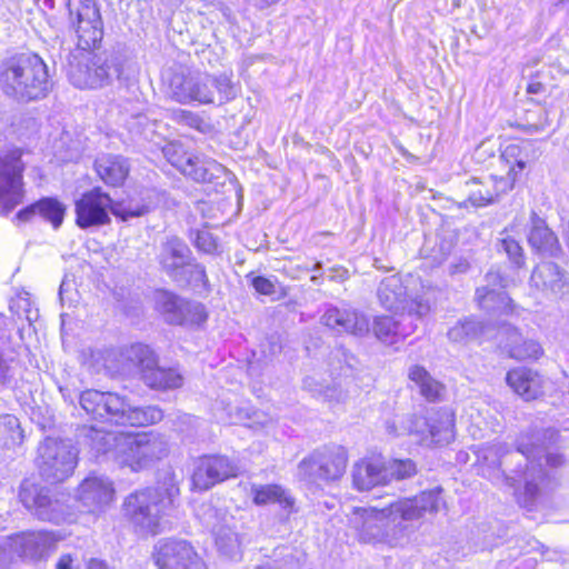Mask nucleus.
<instances>
[{
	"label": "nucleus",
	"mask_w": 569,
	"mask_h": 569,
	"mask_svg": "<svg viewBox=\"0 0 569 569\" xmlns=\"http://www.w3.org/2000/svg\"><path fill=\"white\" fill-rule=\"evenodd\" d=\"M346 274L347 270L345 269L331 270L328 274H326L325 280L342 282L346 281Z\"/></svg>",
	"instance_id": "3c124183"
},
{
	"label": "nucleus",
	"mask_w": 569,
	"mask_h": 569,
	"mask_svg": "<svg viewBox=\"0 0 569 569\" xmlns=\"http://www.w3.org/2000/svg\"><path fill=\"white\" fill-rule=\"evenodd\" d=\"M373 333L386 343H395L399 337L398 323L389 316L377 317L373 322Z\"/></svg>",
	"instance_id": "f704fd0d"
},
{
	"label": "nucleus",
	"mask_w": 569,
	"mask_h": 569,
	"mask_svg": "<svg viewBox=\"0 0 569 569\" xmlns=\"http://www.w3.org/2000/svg\"><path fill=\"white\" fill-rule=\"evenodd\" d=\"M67 281H68V280L64 278V279L62 280V282H61V286L67 284Z\"/></svg>",
	"instance_id": "13d9d810"
},
{
	"label": "nucleus",
	"mask_w": 569,
	"mask_h": 569,
	"mask_svg": "<svg viewBox=\"0 0 569 569\" xmlns=\"http://www.w3.org/2000/svg\"><path fill=\"white\" fill-rule=\"evenodd\" d=\"M209 88L217 92L219 103L227 102L236 97V89L231 79L221 74L219 77L208 76Z\"/></svg>",
	"instance_id": "58836bf2"
},
{
	"label": "nucleus",
	"mask_w": 569,
	"mask_h": 569,
	"mask_svg": "<svg viewBox=\"0 0 569 569\" xmlns=\"http://www.w3.org/2000/svg\"><path fill=\"white\" fill-rule=\"evenodd\" d=\"M68 77L70 82L80 89L101 88V78L94 71L93 54L80 53L69 62Z\"/></svg>",
	"instance_id": "412c9836"
},
{
	"label": "nucleus",
	"mask_w": 569,
	"mask_h": 569,
	"mask_svg": "<svg viewBox=\"0 0 569 569\" xmlns=\"http://www.w3.org/2000/svg\"><path fill=\"white\" fill-rule=\"evenodd\" d=\"M72 463L70 460L66 461L64 457L53 456L52 461H43L40 465V473L47 479H52L54 482H61L68 478L72 472Z\"/></svg>",
	"instance_id": "72a5a7b5"
},
{
	"label": "nucleus",
	"mask_w": 569,
	"mask_h": 569,
	"mask_svg": "<svg viewBox=\"0 0 569 569\" xmlns=\"http://www.w3.org/2000/svg\"><path fill=\"white\" fill-rule=\"evenodd\" d=\"M79 401L91 420L108 426L141 428L156 425L163 418L159 407H131L124 396L116 392L84 390Z\"/></svg>",
	"instance_id": "7ed1b4c3"
},
{
	"label": "nucleus",
	"mask_w": 569,
	"mask_h": 569,
	"mask_svg": "<svg viewBox=\"0 0 569 569\" xmlns=\"http://www.w3.org/2000/svg\"><path fill=\"white\" fill-rule=\"evenodd\" d=\"M163 152L173 167L197 182H209L223 171V167L216 160L182 152L180 147L174 144L164 147Z\"/></svg>",
	"instance_id": "f8f14e48"
},
{
	"label": "nucleus",
	"mask_w": 569,
	"mask_h": 569,
	"mask_svg": "<svg viewBox=\"0 0 569 569\" xmlns=\"http://www.w3.org/2000/svg\"><path fill=\"white\" fill-rule=\"evenodd\" d=\"M499 249L505 251L509 260L520 268L525 263L523 250L518 240L511 237L507 230L500 233Z\"/></svg>",
	"instance_id": "4c0bfd02"
},
{
	"label": "nucleus",
	"mask_w": 569,
	"mask_h": 569,
	"mask_svg": "<svg viewBox=\"0 0 569 569\" xmlns=\"http://www.w3.org/2000/svg\"><path fill=\"white\" fill-rule=\"evenodd\" d=\"M486 331V325L475 319L459 321L449 332L456 342L480 341Z\"/></svg>",
	"instance_id": "473e14b6"
},
{
	"label": "nucleus",
	"mask_w": 569,
	"mask_h": 569,
	"mask_svg": "<svg viewBox=\"0 0 569 569\" xmlns=\"http://www.w3.org/2000/svg\"><path fill=\"white\" fill-rule=\"evenodd\" d=\"M194 247L204 253H219L220 246L213 234L207 230H197L193 238Z\"/></svg>",
	"instance_id": "37998d69"
},
{
	"label": "nucleus",
	"mask_w": 569,
	"mask_h": 569,
	"mask_svg": "<svg viewBox=\"0 0 569 569\" xmlns=\"http://www.w3.org/2000/svg\"><path fill=\"white\" fill-rule=\"evenodd\" d=\"M506 383L525 401H533L545 393V379L536 370L515 367L507 371Z\"/></svg>",
	"instance_id": "f3484780"
},
{
	"label": "nucleus",
	"mask_w": 569,
	"mask_h": 569,
	"mask_svg": "<svg viewBox=\"0 0 569 569\" xmlns=\"http://www.w3.org/2000/svg\"><path fill=\"white\" fill-rule=\"evenodd\" d=\"M279 0H259V6L261 8L270 7L272 4H276Z\"/></svg>",
	"instance_id": "5fc2aeb1"
},
{
	"label": "nucleus",
	"mask_w": 569,
	"mask_h": 569,
	"mask_svg": "<svg viewBox=\"0 0 569 569\" xmlns=\"http://www.w3.org/2000/svg\"><path fill=\"white\" fill-rule=\"evenodd\" d=\"M96 171L101 180L109 186H120L129 173L127 159L121 156L102 154L94 162Z\"/></svg>",
	"instance_id": "cd10ccee"
},
{
	"label": "nucleus",
	"mask_w": 569,
	"mask_h": 569,
	"mask_svg": "<svg viewBox=\"0 0 569 569\" xmlns=\"http://www.w3.org/2000/svg\"><path fill=\"white\" fill-rule=\"evenodd\" d=\"M535 90H536V87L529 88V91H535Z\"/></svg>",
	"instance_id": "052dcab7"
},
{
	"label": "nucleus",
	"mask_w": 569,
	"mask_h": 569,
	"mask_svg": "<svg viewBox=\"0 0 569 569\" xmlns=\"http://www.w3.org/2000/svg\"><path fill=\"white\" fill-rule=\"evenodd\" d=\"M179 495L180 489L173 483L136 489L122 501L123 519L134 532L151 537L160 535L164 518L174 508Z\"/></svg>",
	"instance_id": "f257e3e1"
},
{
	"label": "nucleus",
	"mask_w": 569,
	"mask_h": 569,
	"mask_svg": "<svg viewBox=\"0 0 569 569\" xmlns=\"http://www.w3.org/2000/svg\"><path fill=\"white\" fill-rule=\"evenodd\" d=\"M540 492L539 485L536 481H527L523 486V497L528 501L535 500Z\"/></svg>",
	"instance_id": "09e8293b"
},
{
	"label": "nucleus",
	"mask_w": 569,
	"mask_h": 569,
	"mask_svg": "<svg viewBox=\"0 0 569 569\" xmlns=\"http://www.w3.org/2000/svg\"><path fill=\"white\" fill-rule=\"evenodd\" d=\"M171 118L178 122L191 128H199L202 120L193 112L182 109H176L171 112Z\"/></svg>",
	"instance_id": "a18cd8bd"
},
{
	"label": "nucleus",
	"mask_w": 569,
	"mask_h": 569,
	"mask_svg": "<svg viewBox=\"0 0 569 569\" xmlns=\"http://www.w3.org/2000/svg\"><path fill=\"white\" fill-rule=\"evenodd\" d=\"M469 201L472 206L483 207L493 201V192L487 184V180L481 182L472 180L470 183Z\"/></svg>",
	"instance_id": "ea45409f"
},
{
	"label": "nucleus",
	"mask_w": 569,
	"mask_h": 569,
	"mask_svg": "<svg viewBox=\"0 0 569 569\" xmlns=\"http://www.w3.org/2000/svg\"><path fill=\"white\" fill-rule=\"evenodd\" d=\"M93 67L101 78V87L108 86L113 79L121 77V60L114 53L93 54Z\"/></svg>",
	"instance_id": "2f4dec72"
},
{
	"label": "nucleus",
	"mask_w": 569,
	"mask_h": 569,
	"mask_svg": "<svg viewBox=\"0 0 569 569\" xmlns=\"http://www.w3.org/2000/svg\"><path fill=\"white\" fill-rule=\"evenodd\" d=\"M563 274L560 268L553 262H542L532 272L531 280L535 284H557L562 281Z\"/></svg>",
	"instance_id": "c9c22d12"
},
{
	"label": "nucleus",
	"mask_w": 569,
	"mask_h": 569,
	"mask_svg": "<svg viewBox=\"0 0 569 569\" xmlns=\"http://www.w3.org/2000/svg\"><path fill=\"white\" fill-rule=\"evenodd\" d=\"M190 260L191 251L180 238L176 236L167 237L161 243L159 263L162 269L174 279L178 278L180 271Z\"/></svg>",
	"instance_id": "6ab92c4d"
},
{
	"label": "nucleus",
	"mask_w": 569,
	"mask_h": 569,
	"mask_svg": "<svg viewBox=\"0 0 569 569\" xmlns=\"http://www.w3.org/2000/svg\"><path fill=\"white\" fill-rule=\"evenodd\" d=\"M418 473L417 463L410 459H392L388 466V475L390 477V482L392 480L401 481L409 478H412Z\"/></svg>",
	"instance_id": "e433bc0d"
},
{
	"label": "nucleus",
	"mask_w": 569,
	"mask_h": 569,
	"mask_svg": "<svg viewBox=\"0 0 569 569\" xmlns=\"http://www.w3.org/2000/svg\"><path fill=\"white\" fill-rule=\"evenodd\" d=\"M149 211V204H128L113 202L110 196L100 188H94L76 201V222L82 228L103 226L110 222L109 213L126 221L143 216Z\"/></svg>",
	"instance_id": "39448f33"
},
{
	"label": "nucleus",
	"mask_w": 569,
	"mask_h": 569,
	"mask_svg": "<svg viewBox=\"0 0 569 569\" xmlns=\"http://www.w3.org/2000/svg\"><path fill=\"white\" fill-rule=\"evenodd\" d=\"M113 360L120 362L122 368L137 369L140 378L153 365L159 362L154 350L147 343L133 342L119 349L113 355Z\"/></svg>",
	"instance_id": "aec40b11"
},
{
	"label": "nucleus",
	"mask_w": 569,
	"mask_h": 569,
	"mask_svg": "<svg viewBox=\"0 0 569 569\" xmlns=\"http://www.w3.org/2000/svg\"><path fill=\"white\" fill-rule=\"evenodd\" d=\"M469 262L466 259H459V261L451 266V273H465L469 269Z\"/></svg>",
	"instance_id": "864d4df0"
},
{
	"label": "nucleus",
	"mask_w": 569,
	"mask_h": 569,
	"mask_svg": "<svg viewBox=\"0 0 569 569\" xmlns=\"http://www.w3.org/2000/svg\"><path fill=\"white\" fill-rule=\"evenodd\" d=\"M546 462L549 467L557 468L563 463V457L558 453H549L546 456Z\"/></svg>",
	"instance_id": "603ef678"
},
{
	"label": "nucleus",
	"mask_w": 569,
	"mask_h": 569,
	"mask_svg": "<svg viewBox=\"0 0 569 569\" xmlns=\"http://www.w3.org/2000/svg\"><path fill=\"white\" fill-rule=\"evenodd\" d=\"M170 97L182 104L214 102V91L209 88L208 76L174 74L169 84Z\"/></svg>",
	"instance_id": "4468645a"
},
{
	"label": "nucleus",
	"mask_w": 569,
	"mask_h": 569,
	"mask_svg": "<svg viewBox=\"0 0 569 569\" xmlns=\"http://www.w3.org/2000/svg\"><path fill=\"white\" fill-rule=\"evenodd\" d=\"M531 222L532 226L528 236V242L531 248L541 254L557 256L560 251V246L556 234L535 212L532 213Z\"/></svg>",
	"instance_id": "bb28decb"
},
{
	"label": "nucleus",
	"mask_w": 569,
	"mask_h": 569,
	"mask_svg": "<svg viewBox=\"0 0 569 569\" xmlns=\"http://www.w3.org/2000/svg\"><path fill=\"white\" fill-rule=\"evenodd\" d=\"M18 498L29 511L36 515L47 511L52 503L48 490L32 479L22 480L19 487Z\"/></svg>",
	"instance_id": "c85d7f7f"
},
{
	"label": "nucleus",
	"mask_w": 569,
	"mask_h": 569,
	"mask_svg": "<svg viewBox=\"0 0 569 569\" xmlns=\"http://www.w3.org/2000/svg\"><path fill=\"white\" fill-rule=\"evenodd\" d=\"M64 211V206L57 199L43 198L20 210L17 213V219L21 221H29L33 216L39 214L44 220L49 221L54 229H58L63 221Z\"/></svg>",
	"instance_id": "a878e982"
},
{
	"label": "nucleus",
	"mask_w": 569,
	"mask_h": 569,
	"mask_svg": "<svg viewBox=\"0 0 569 569\" xmlns=\"http://www.w3.org/2000/svg\"><path fill=\"white\" fill-rule=\"evenodd\" d=\"M69 20L77 34L78 49H96L103 37V23L96 0H68Z\"/></svg>",
	"instance_id": "6e6552de"
},
{
	"label": "nucleus",
	"mask_w": 569,
	"mask_h": 569,
	"mask_svg": "<svg viewBox=\"0 0 569 569\" xmlns=\"http://www.w3.org/2000/svg\"><path fill=\"white\" fill-rule=\"evenodd\" d=\"M500 347L506 355L516 361H537L543 356V348L533 339L525 338L513 326L506 322L498 325Z\"/></svg>",
	"instance_id": "2eb2a0df"
},
{
	"label": "nucleus",
	"mask_w": 569,
	"mask_h": 569,
	"mask_svg": "<svg viewBox=\"0 0 569 569\" xmlns=\"http://www.w3.org/2000/svg\"><path fill=\"white\" fill-rule=\"evenodd\" d=\"M56 569H73V557L70 553L60 556L56 563Z\"/></svg>",
	"instance_id": "8fccbe9b"
},
{
	"label": "nucleus",
	"mask_w": 569,
	"mask_h": 569,
	"mask_svg": "<svg viewBox=\"0 0 569 569\" xmlns=\"http://www.w3.org/2000/svg\"><path fill=\"white\" fill-rule=\"evenodd\" d=\"M443 489L435 487L421 490L412 497L402 498L391 502L386 508L376 507H353L351 513L356 517L353 528L361 530L372 519L396 512L401 520L412 521L425 518L427 515L437 513L443 505Z\"/></svg>",
	"instance_id": "20e7f679"
},
{
	"label": "nucleus",
	"mask_w": 569,
	"mask_h": 569,
	"mask_svg": "<svg viewBox=\"0 0 569 569\" xmlns=\"http://www.w3.org/2000/svg\"><path fill=\"white\" fill-rule=\"evenodd\" d=\"M140 379L146 387L156 391H169L183 386V376L178 369L161 367L159 362L146 371Z\"/></svg>",
	"instance_id": "393cba45"
},
{
	"label": "nucleus",
	"mask_w": 569,
	"mask_h": 569,
	"mask_svg": "<svg viewBox=\"0 0 569 569\" xmlns=\"http://www.w3.org/2000/svg\"><path fill=\"white\" fill-rule=\"evenodd\" d=\"M256 288H257L258 292L261 293V295L270 293V290H269L270 287L261 286V287H256Z\"/></svg>",
	"instance_id": "4d7b16f0"
},
{
	"label": "nucleus",
	"mask_w": 569,
	"mask_h": 569,
	"mask_svg": "<svg viewBox=\"0 0 569 569\" xmlns=\"http://www.w3.org/2000/svg\"><path fill=\"white\" fill-rule=\"evenodd\" d=\"M535 90H536V87L529 88V91H535Z\"/></svg>",
	"instance_id": "bf43d9fd"
},
{
	"label": "nucleus",
	"mask_w": 569,
	"mask_h": 569,
	"mask_svg": "<svg viewBox=\"0 0 569 569\" xmlns=\"http://www.w3.org/2000/svg\"><path fill=\"white\" fill-rule=\"evenodd\" d=\"M390 483L388 465L380 453H370L358 459L351 471V486L359 492Z\"/></svg>",
	"instance_id": "ddd939ff"
},
{
	"label": "nucleus",
	"mask_w": 569,
	"mask_h": 569,
	"mask_svg": "<svg viewBox=\"0 0 569 569\" xmlns=\"http://www.w3.org/2000/svg\"><path fill=\"white\" fill-rule=\"evenodd\" d=\"M486 278H487L488 284H498V283H503V282L509 281V279L501 271V268L491 269L487 273Z\"/></svg>",
	"instance_id": "de8ad7c7"
},
{
	"label": "nucleus",
	"mask_w": 569,
	"mask_h": 569,
	"mask_svg": "<svg viewBox=\"0 0 569 569\" xmlns=\"http://www.w3.org/2000/svg\"><path fill=\"white\" fill-rule=\"evenodd\" d=\"M151 557L158 569H194L202 563L193 545L178 537L159 539L152 548Z\"/></svg>",
	"instance_id": "9d476101"
},
{
	"label": "nucleus",
	"mask_w": 569,
	"mask_h": 569,
	"mask_svg": "<svg viewBox=\"0 0 569 569\" xmlns=\"http://www.w3.org/2000/svg\"><path fill=\"white\" fill-rule=\"evenodd\" d=\"M136 122L138 127H142L140 134H142L146 139H152V134L154 132L153 127L156 126V122L149 123L148 119L142 116L138 117Z\"/></svg>",
	"instance_id": "49530a36"
},
{
	"label": "nucleus",
	"mask_w": 569,
	"mask_h": 569,
	"mask_svg": "<svg viewBox=\"0 0 569 569\" xmlns=\"http://www.w3.org/2000/svg\"><path fill=\"white\" fill-rule=\"evenodd\" d=\"M322 319L327 327L340 333L359 335L368 328V321L355 310L331 308Z\"/></svg>",
	"instance_id": "5701e85b"
},
{
	"label": "nucleus",
	"mask_w": 569,
	"mask_h": 569,
	"mask_svg": "<svg viewBox=\"0 0 569 569\" xmlns=\"http://www.w3.org/2000/svg\"><path fill=\"white\" fill-rule=\"evenodd\" d=\"M112 495L111 483L97 477H88L79 486L80 498L96 505L110 500Z\"/></svg>",
	"instance_id": "7c9ffc66"
},
{
	"label": "nucleus",
	"mask_w": 569,
	"mask_h": 569,
	"mask_svg": "<svg viewBox=\"0 0 569 569\" xmlns=\"http://www.w3.org/2000/svg\"><path fill=\"white\" fill-rule=\"evenodd\" d=\"M252 284L258 286V284H271V283L261 277H257L253 279Z\"/></svg>",
	"instance_id": "6e6d98bb"
},
{
	"label": "nucleus",
	"mask_w": 569,
	"mask_h": 569,
	"mask_svg": "<svg viewBox=\"0 0 569 569\" xmlns=\"http://www.w3.org/2000/svg\"><path fill=\"white\" fill-rule=\"evenodd\" d=\"M48 66L36 53H21L0 63V89L20 102L44 98L51 90Z\"/></svg>",
	"instance_id": "f03ea898"
},
{
	"label": "nucleus",
	"mask_w": 569,
	"mask_h": 569,
	"mask_svg": "<svg viewBox=\"0 0 569 569\" xmlns=\"http://www.w3.org/2000/svg\"><path fill=\"white\" fill-rule=\"evenodd\" d=\"M23 169L20 154L13 152L0 156V213L2 214L11 212L23 200Z\"/></svg>",
	"instance_id": "9b49d317"
},
{
	"label": "nucleus",
	"mask_w": 569,
	"mask_h": 569,
	"mask_svg": "<svg viewBox=\"0 0 569 569\" xmlns=\"http://www.w3.org/2000/svg\"><path fill=\"white\" fill-rule=\"evenodd\" d=\"M408 380L418 395L427 403H440L447 399L446 383L436 377L422 365H412L408 369Z\"/></svg>",
	"instance_id": "a211bd4d"
},
{
	"label": "nucleus",
	"mask_w": 569,
	"mask_h": 569,
	"mask_svg": "<svg viewBox=\"0 0 569 569\" xmlns=\"http://www.w3.org/2000/svg\"><path fill=\"white\" fill-rule=\"evenodd\" d=\"M251 497L256 506L277 503L287 513L297 511L296 499L278 483L253 485L251 487Z\"/></svg>",
	"instance_id": "b1692460"
},
{
	"label": "nucleus",
	"mask_w": 569,
	"mask_h": 569,
	"mask_svg": "<svg viewBox=\"0 0 569 569\" xmlns=\"http://www.w3.org/2000/svg\"><path fill=\"white\" fill-rule=\"evenodd\" d=\"M116 453L122 466L141 471L169 453L167 442L153 432H121L116 438Z\"/></svg>",
	"instance_id": "423d86ee"
},
{
	"label": "nucleus",
	"mask_w": 569,
	"mask_h": 569,
	"mask_svg": "<svg viewBox=\"0 0 569 569\" xmlns=\"http://www.w3.org/2000/svg\"><path fill=\"white\" fill-rule=\"evenodd\" d=\"M181 279H184L189 283H202L206 284L208 279L204 267L193 261L192 259L186 264V267L178 274Z\"/></svg>",
	"instance_id": "c03bdc74"
},
{
	"label": "nucleus",
	"mask_w": 569,
	"mask_h": 569,
	"mask_svg": "<svg viewBox=\"0 0 569 569\" xmlns=\"http://www.w3.org/2000/svg\"><path fill=\"white\" fill-rule=\"evenodd\" d=\"M521 153V147L519 144L511 143L503 149L500 157L501 161L506 162L508 171L510 170V167H515L517 177L527 167V159H525Z\"/></svg>",
	"instance_id": "a19ab883"
},
{
	"label": "nucleus",
	"mask_w": 569,
	"mask_h": 569,
	"mask_svg": "<svg viewBox=\"0 0 569 569\" xmlns=\"http://www.w3.org/2000/svg\"><path fill=\"white\" fill-rule=\"evenodd\" d=\"M238 462L221 453L202 455L193 468L190 477V489L194 492L207 491L214 486L240 475Z\"/></svg>",
	"instance_id": "1a4fd4ad"
},
{
	"label": "nucleus",
	"mask_w": 569,
	"mask_h": 569,
	"mask_svg": "<svg viewBox=\"0 0 569 569\" xmlns=\"http://www.w3.org/2000/svg\"><path fill=\"white\" fill-rule=\"evenodd\" d=\"M348 463V449L341 445H330L305 457L298 468L306 481L332 483L345 476Z\"/></svg>",
	"instance_id": "0eeeda50"
},
{
	"label": "nucleus",
	"mask_w": 569,
	"mask_h": 569,
	"mask_svg": "<svg viewBox=\"0 0 569 569\" xmlns=\"http://www.w3.org/2000/svg\"><path fill=\"white\" fill-rule=\"evenodd\" d=\"M166 311L169 313L167 321L176 326H200L208 319L203 306L188 301H177L176 298L166 303Z\"/></svg>",
	"instance_id": "4be33fe9"
},
{
	"label": "nucleus",
	"mask_w": 569,
	"mask_h": 569,
	"mask_svg": "<svg viewBox=\"0 0 569 569\" xmlns=\"http://www.w3.org/2000/svg\"><path fill=\"white\" fill-rule=\"evenodd\" d=\"M517 178L518 177L515 167H510L507 177H489L487 179V184H489L490 189L493 192V199L499 194L505 193L508 190H511Z\"/></svg>",
	"instance_id": "79ce46f5"
},
{
	"label": "nucleus",
	"mask_w": 569,
	"mask_h": 569,
	"mask_svg": "<svg viewBox=\"0 0 569 569\" xmlns=\"http://www.w3.org/2000/svg\"><path fill=\"white\" fill-rule=\"evenodd\" d=\"M47 531H21L9 538V549L19 557L38 555L48 537Z\"/></svg>",
	"instance_id": "c756f323"
},
{
	"label": "nucleus",
	"mask_w": 569,
	"mask_h": 569,
	"mask_svg": "<svg viewBox=\"0 0 569 569\" xmlns=\"http://www.w3.org/2000/svg\"><path fill=\"white\" fill-rule=\"evenodd\" d=\"M419 443L430 448L443 447L455 439L456 416L450 410H437L426 420V427L417 430Z\"/></svg>",
	"instance_id": "dca6fc26"
}]
</instances>
